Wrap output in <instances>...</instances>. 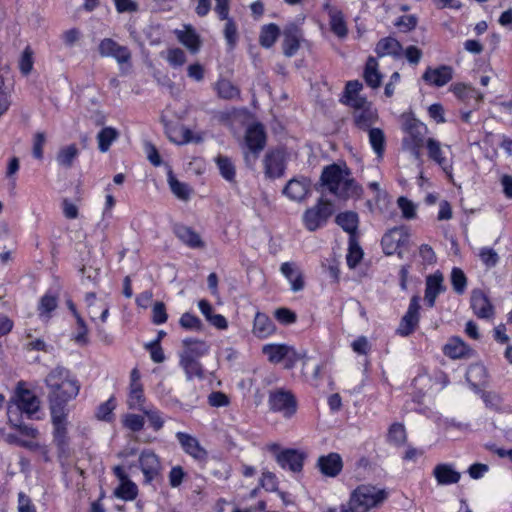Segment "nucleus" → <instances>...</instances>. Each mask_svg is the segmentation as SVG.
Instances as JSON below:
<instances>
[{
  "label": "nucleus",
  "instance_id": "1",
  "mask_svg": "<svg viewBox=\"0 0 512 512\" xmlns=\"http://www.w3.org/2000/svg\"><path fill=\"white\" fill-rule=\"evenodd\" d=\"M320 184L337 199L344 201L353 197L358 198L363 192L346 164L333 163L325 166L320 176Z\"/></svg>",
  "mask_w": 512,
  "mask_h": 512
},
{
  "label": "nucleus",
  "instance_id": "2",
  "mask_svg": "<svg viewBox=\"0 0 512 512\" xmlns=\"http://www.w3.org/2000/svg\"><path fill=\"white\" fill-rule=\"evenodd\" d=\"M45 384L49 389L50 409L66 410V404L80 391L79 381L68 369L60 366L48 373Z\"/></svg>",
  "mask_w": 512,
  "mask_h": 512
},
{
  "label": "nucleus",
  "instance_id": "3",
  "mask_svg": "<svg viewBox=\"0 0 512 512\" xmlns=\"http://www.w3.org/2000/svg\"><path fill=\"white\" fill-rule=\"evenodd\" d=\"M387 498L384 489H378L372 485H360L352 493L346 507L341 512H369L370 509L379 506Z\"/></svg>",
  "mask_w": 512,
  "mask_h": 512
},
{
  "label": "nucleus",
  "instance_id": "4",
  "mask_svg": "<svg viewBox=\"0 0 512 512\" xmlns=\"http://www.w3.org/2000/svg\"><path fill=\"white\" fill-rule=\"evenodd\" d=\"M333 212L332 202L321 197L315 206L304 212L302 217L304 226L309 231H315L327 222Z\"/></svg>",
  "mask_w": 512,
  "mask_h": 512
},
{
  "label": "nucleus",
  "instance_id": "5",
  "mask_svg": "<svg viewBox=\"0 0 512 512\" xmlns=\"http://www.w3.org/2000/svg\"><path fill=\"white\" fill-rule=\"evenodd\" d=\"M39 409V400L33 392L27 389H18L15 396V404H9L7 415L9 422H13V416L18 417L25 413L31 417Z\"/></svg>",
  "mask_w": 512,
  "mask_h": 512
},
{
  "label": "nucleus",
  "instance_id": "6",
  "mask_svg": "<svg viewBox=\"0 0 512 512\" xmlns=\"http://www.w3.org/2000/svg\"><path fill=\"white\" fill-rule=\"evenodd\" d=\"M268 404L272 411L282 413L286 418H291L297 411L294 395L284 389L270 391Z\"/></svg>",
  "mask_w": 512,
  "mask_h": 512
},
{
  "label": "nucleus",
  "instance_id": "7",
  "mask_svg": "<svg viewBox=\"0 0 512 512\" xmlns=\"http://www.w3.org/2000/svg\"><path fill=\"white\" fill-rule=\"evenodd\" d=\"M139 466L144 476V484H151L162 474L160 458L150 449H145L140 453Z\"/></svg>",
  "mask_w": 512,
  "mask_h": 512
},
{
  "label": "nucleus",
  "instance_id": "8",
  "mask_svg": "<svg viewBox=\"0 0 512 512\" xmlns=\"http://www.w3.org/2000/svg\"><path fill=\"white\" fill-rule=\"evenodd\" d=\"M98 51L102 57H112L118 64H126L131 60V52L126 46L118 44L111 38L100 41Z\"/></svg>",
  "mask_w": 512,
  "mask_h": 512
},
{
  "label": "nucleus",
  "instance_id": "9",
  "mask_svg": "<svg viewBox=\"0 0 512 512\" xmlns=\"http://www.w3.org/2000/svg\"><path fill=\"white\" fill-rule=\"evenodd\" d=\"M311 193V181L306 177L290 179L283 188V194L295 202L304 201Z\"/></svg>",
  "mask_w": 512,
  "mask_h": 512
},
{
  "label": "nucleus",
  "instance_id": "10",
  "mask_svg": "<svg viewBox=\"0 0 512 512\" xmlns=\"http://www.w3.org/2000/svg\"><path fill=\"white\" fill-rule=\"evenodd\" d=\"M419 297L413 296L410 300V304L407 312L402 317L400 325L397 329V333L401 336H409L414 332L419 323Z\"/></svg>",
  "mask_w": 512,
  "mask_h": 512
},
{
  "label": "nucleus",
  "instance_id": "11",
  "mask_svg": "<svg viewBox=\"0 0 512 512\" xmlns=\"http://www.w3.org/2000/svg\"><path fill=\"white\" fill-rule=\"evenodd\" d=\"M215 12L221 20H227L224 28V37L228 45L233 48L237 42V27L232 19L228 18L229 0H215Z\"/></svg>",
  "mask_w": 512,
  "mask_h": 512
},
{
  "label": "nucleus",
  "instance_id": "12",
  "mask_svg": "<svg viewBox=\"0 0 512 512\" xmlns=\"http://www.w3.org/2000/svg\"><path fill=\"white\" fill-rule=\"evenodd\" d=\"M283 36V53L287 57H292L300 47L303 38L302 31L297 24L289 23L284 28Z\"/></svg>",
  "mask_w": 512,
  "mask_h": 512
},
{
  "label": "nucleus",
  "instance_id": "13",
  "mask_svg": "<svg viewBox=\"0 0 512 512\" xmlns=\"http://www.w3.org/2000/svg\"><path fill=\"white\" fill-rule=\"evenodd\" d=\"M246 145L255 160L264 149L266 134L261 124H255L248 128L245 136Z\"/></svg>",
  "mask_w": 512,
  "mask_h": 512
},
{
  "label": "nucleus",
  "instance_id": "14",
  "mask_svg": "<svg viewBox=\"0 0 512 512\" xmlns=\"http://www.w3.org/2000/svg\"><path fill=\"white\" fill-rule=\"evenodd\" d=\"M305 458L306 454L296 449H285L276 456V460L282 468H288L295 473L302 470Z\"/></svg>",
  "mask_w": 512,
  "mask_h": 512
},
{
  "label": "nucleus",
  "instance_id": "15",
  "mask_svg": "<svg viewBox=\"0 0 512 512\" xmlns=\"http://www.w3.org/2000/svg\"><path fill=\"white\" fill-rule=\"evenodd\" d=\"M470 303L474 314L478 318L488 319L493 316V305L482 290H472Z\"/></svg>",
  "mask_w": 512,
  "mask_h": 512
},
{
  "label": "nucleus",
  "instance_id": "16",
  "mask_svg": "<svg viewBox=\"0 0 512 512\" xmlns=\"http://www.w3.org/2000/svg\"><path fill=\"white\" fill-rule=\"evenodd\" d=\"M453 78V69L448 65H441L437 68L428 67L422 79L429 85L442 87Z\"/></svg>",
  "mask_w": 512,
  "mask_h": 512
},
{
  "label": "nucleus",
  "instance_id": "17",
  "mask_svg": "<svg viewBox=\"0 0 512 512\" xmlns=\"http://www.w3.org/2000/svg\"><path fill=\"white\" fill-rule=\"evenodd\" d=\"M176 438L184 452L194 459L201 461L207 457L206 450L194 436L184 432H177Z\"/></svg>",
  "mask_w": 512,
  "mask_h": 512
},
{
  "label": "nucleus",
  "instance_id": "18",
  "mask_svg": "<svg viewBox=\"0 0 512 512\" xmlns=\"http://www.w3.org/2000/svg\"><path fill=\"white\" fill-rule=\"evenodd\" d=\"M317 467L327 477H336L343 468L342 458L338 453H329L318 458Z\"/></svg>",
  "mask_w": 512,
  "mask_h": 512
},
{
  "label": "nucleus",
  "instance_id": "19",
  "mask_svg": "<svg viewBox=\"0 0 512 512\" xmlns=\"http://www.w3.org/2000/svg\"><path fill=\"white\" fill-rule=\"evenodd\" d=\"M265 174L269 178H279L285 171L284 155L281 151L268 152L264 159Z\"/></svg>",
  "mask_w": 512,
  "mask_h": 512
},
{
  "label": "nucleus",
  "instance_id": "20",
  "mask_svg": "<svg viewBox=\"0 0 512 512\" xmlns=\"http://www.w3.org/2000/svg\"><path fill=\"white\" fill-rule=\"evenodd\" d=\"M50 414L54 443L63 444L64 440H69L67 435V410L50 409Z\"/></svg>",
  "mask_w": 512,
  "mask_h": 512
},
{
  "label": "nucleus",
  "instance_id": "21",
  "mask_svg": "<svg viewBox=\"0 0 512 512\" xmlns=\"http://www.w3.org/2000/svg\"><path fill=\"white\" fill-rule=\"evenodd\" d=\"M210 350V346L207 342L194 338H185L182 341V350L179 352V356L188 357L199 360L205 356Z\"/></svg>",
  "mask_w": 512,
  "mask_h": 512
},
{
  "label": "nucleus",
  "instance_id": "22",
  "mask_svg": "<svg viewBox=\"0 0 512 512\" xmlns=\"http://www.w3.org/2000/svg\"><path fill=\"white\" fill-rule=\"evenodd\" d=\"M426 148L429 158L437 163L442 170L449 176H452V164L444 156L441 143L434 138H428L426 141Z\"/></svg>",
  "mask_w": 512,
  "mask_h": 512
},
{
  "label": "nucleus",
  "instance_id": "23",
  "mask_svg": "<svg viewBox=\"0 0 512 512\" xmlns=\"http://www.w3.org/2000/svg\"><path fill=\"white\" fill-rule=\"evenodd\" d=\"M280 271L291 284V290L293 292H299L304 289L305 281L303 273L294 262L282 263Z\"/></svg>",
  "mask_w": 512,
  "mask_h": 512
},
{
  "label": "nucleus",
  "instance_id": "24",
  "mask_svg": "<svg viewBox=\"0 0 512 512\" xmlns=\"http://www.w3.org/2000/svg\"><path fill=\"white\" fill-rule=\"evenodd\" d=\"M406 241V234L402 228H393L382 237L381 244L386 255H393Z\"/></svg>",
  "mask_w": 512,
  "mask_h": 512
},
{
  "label": "nucleus",
  "instance_id": "25",
  "mask_svg": "<svg viewBox=\"0 0 512 512\" xmlns=\"http://www.w3.org/2000/svg\"><path fill=\"white\" fill-rule=\"evenodd\" d=\"M85 302L91 320L94 321L97 317L100 318L101 322H105L107 320L109 305L104 300L97 299L94 293H87Z\"/></svg>",
  "mask_w": 512,
  "mask_h": 512
},
{
  "label": "nucleus",
  "instance_id": "26",
  "mask_svg": "<svg viewBox=\"0 0 512 512\" xmlns=\"http://www.w3.org/2000/svg\"><path fill=\"white\" fill-rule=\"evenodd\" d=\"M325 10L328 12L329 25L331 31L339 38H345L348 34L347 24L344 20V15L341 10L330 6L324 5Z\"/></svg>",
  "mask_w": 512,
  "mask_h": 512
},
{
  "label": "nucleus",
  "instance_id": "27",
  "mask_svg": "<svg viewBox=\"0 0 512 512\" xmlns=\"http://www.w3.org/2000/svg\"><path fill=\"white\" fill-rule=\"evenodd\" d=\"M173 231L177 238L187 246L191 248L204 247V243L201 240L199 234L196 233L192 228L182 224H176L173 228Z\"/></svg>",
  "mask_w": 512,
  "mask_h": 512
},
{
  "label": "nucleus",
  "instance_id": "28",
  "mask_svg": "<svg viewBox=\"0 0 512 512\" xmlns=\"http://www.w3.org/2000/svg\"><path fill=\"white\" fill-rule=\"evenodd\" d=\"M402 50L403 48L400 42L393 37H385L380 39L375 47V53L378 57H400Z\"/></svg>",
  "mask_w": 512,
  "mask_h": 512
},
{
  "label": "nucleus",
  "instance_id": "29",
  "mask_svg": "<svg viewBox=\"0 0 512 512\" xmlns=\"http://www.w3.org/2000/svg\"><path fill=\"white\" fill-rule=\"evenodd\" d=\"M433 475L439 485L456 484L461 478V474L453 469L450 464H438L433 470Z\"/></svg>",
  "mask_w": 512,
  "mask_h": 512
},
{
  "label": "nucleus",
  "instance_id": "30",
  "mask_svg": "<svg viewBox=\"0 0 512 512\" xmlns=\"http://www.w3.org/2000/svg\"><path fill=\"white\" fill-rule=\"evenodd\" d=\"M443 276L435 273L426 279L425 301L429 307H433L439 293L443 290Z\"/></svg>",
  "mask_w": 512,
  "mask_h": 512
},
{
  "label": "nucleus",
  "instance_id": "31",
  "mask_svg": "<svg viewBox=\"0 0 512 512\" xmlns=\"http://www.w3.org/2000/svg\"><path fill=\"white\" fill-rule=\"evenodd\" d=\"M293 347L286 344H267L262 348L263 353L272 363H280L285 360L292 352Z\"/></svg>",
  "mask_w": 512,
  "mask_h": 512
},
{
  "label": "nucleus",
  "instance_id": "32",
  "mask_svg": "<svg viewBox=\"0 0 512 512\" xmlns=\"http://www.w3.org/2000/svg\"><path fill=\"white\" fill-rule=\"evenodd\" d=\"M469 352V346L459 337L451 338L443 347V353L452 359L463 358Z\"/></svg>",
  "mask_w": 512,
  "mask_h": 512
},
{
  "label": "nucleus",
  "instance_id": "33",
  "mask_svg": "<svg viewBox=\"0 0 512 512\" xmlns=\"http://www.w3.org/2000/svg\"><path fill=\"white\" fill-rule=\"evenodd\" d=\"M175 34L180 43H182L191 53H197L200 49V39L191 26H186L185 30H176Z\"/></svg>",
  "mask_w": 512,
  "mask_h": 512
},
{
  "label": "nucleus",
  "instance_id": "34",
  "mask_svg": "<svg viewBox=\"0 0 512 512\" xmlns=\"http://www.w3.org/2000/svg\"><path fill=\"white\" fill-rule=\"evenodd\" d=\"M353 118L355 125L362 130H369L371 126L377 121L378 114L375 109L366 107L362 110L354 111Z\"/></svg>",
  "mask_w": 512,
  "mask_h": 512
},
{
  "label": "nucleus",
  "instance_id": "35",
  "mask_svg": "<svg viewBox=\"0 0 512 512\" xmlns=\"http://www.w3.org/2000/svg\"><path fill=\"white\" fill-rule=\"evenodd\" d=\"M364 79L366 84L373 89H376L381 85L382 75L378 70V62L376 58L372 56L367 59L364 69Z\"/></svg>",
  "mask_w": 512,
  "mask_h": 512
},
{
  "label": "nucleus",
  "instance_id": "36",
  "mask_svg": "<svg viewBox=\"0 0 512 512\" xmlns=\"http://www.w3.org/2000/svg\"><path fill=\"white\" fill-rule=\"evenodd\" d=\"M275 330L273 321L264 313H256L254 318L253 333L259 338L271 335Z\"/></svg>",
  "mask_w": 512,
  "mask_h": 512
},
{
  "label": "nucleus",
  "instance_id": "37",
  "mask_svg": "<svg viewBox=\"0 0 512 512\" xmlns=\"http://www.w3.org/2000/svg\"><path fill=\"white\" fill-rule=\"evenodd\" d=\"M335 222L353 237L358 229V214L353 211L341 212L336 216Z\"/></svg>",
  "mask_w": 512,
  "mask_h": 512
},
{
  "label": "nucleus",
  "instance_id": "38",
  "mask_svg": "<svg viewBox=\"0 0 512 512\" xmlns=\"http://www.w3.org/2000/svg\"><path fill=\"white\" fill-rule=\"evenodd\" d=\"M179 359L180 366L184 370L188 380L204 378V370L199 360L182 356H179Z\"/></svg>",
  "mask_w": 512,
  "mask_h": 512
},
{
  "label": "nucleus",
  "instance_id": "39",
  "mask_svg": "<svg viewBox=\"0 0 512 512\" xmlns=\"http://www.w3.org/2000/svg\"><path fill=\"white\" fill-rule=\"evenodd\" d=\"M78 155V147L75 144H70L59 149L56 161L61 167L71 168Z\"/></svg>",
  "mask_w": 512,
  "mask_h": 512
},
{
  "label": "nucleus",
  "instance_id": "40",
  "mask_svg": "<svg viewBox=\"0 0 512 512\" xmlns=\"http://www.w3.org/2000/svg\"><path fill=\"white\" fill-rule=\"evenodd\" d=\"M369 143L379 159H382L385 151L386 137L382 129L371 128L368 130Z\"/></svg>",
  "mask_w": 512,
  "mask_h": 512
},
{
  "label": "nucleus",
  "instance_id": "41",
  "mask_svg": "<svg viewBox=\"0 0 512 512\" xmlns=\"http://www.w3.org/2000/svg\"><path fill=\"white\" fill-rule=\"evenodd\" d=\"M451 90L461 101H468L469 99H475L476 103H480L483 100V94L468 85L457 83L452 85Z\"/></svg>",
  "mask_w": 512,
  "mask_h": 512
},
{
  "label": "nucleus",
  "instance_id": "42",
  "mask_svg": "<svg viewBox=\"0 0 512 512\" xmlns=\"http://www.w3.org/2000/svg\"><path fill=\"white\" fill-rule=\"evenodd\" d=\"M119 137V132L113 127H104L97 134L98 149L105 153L111 144Z\"/></svg>",
  "mask_w": 512,
  "mask_h": 512
},
{
  "label": "nucleus",
  "instance_id": "43",
  "mask_svg": "<svg viewBox=\"0 0 512 512\" xmlns=\"http://www.w3.org/2000/svg\"><path fill=\"white\" fill-rule=\"evenodd\" d=\"M216 90L218 96L222 99L233 100L240 97L239 88L227 79H220L216 83Z\"/></svg>",
  "mask_w": 512,
  "mask_h": 512
},
{
  "label": "nucleus",
  "instance_id": "44",
  "mask_svg": "<svg viewBox=\"0 0 512 512\" xmlns=\"http://www.w3.org/2000/svg\"><path fill=\"white\" fill-rule=\"evenodd\" d=\"M215 162L221 176L228 182H234L236 170L232 160L227 156L218 155L215 159Z\"/></svg>",
  "mask_w": 512,
  "mask_h": 512
},
{
  "label": "nucleus",
  "instance_id": "45",
  "mask_svg": "<svg viewBox=\"0 0 512 512\" xmlns=\"http://www.w3.org/2000/svg\"><path fill=\"white\" fill-rule=\"evenodd\" d=\"M279 34L280 29L276 24L271 23L268 25H264L261 29L259 42L263 47L270 48L276 42Z\"/></svg>",
  "mask_w": 512,
  "mask_h": 512
},
{
  "label": "nucleus",
  "instance_id": "46",
  "mask_svg": "<svg viewBox=\"0 0 512 512\" xmlns=\"http://www.w3.org/2000/svg\"><path fill=\"white\" fill-rule=\"evenodd\" d=\"M115 495L124 501H132L138 495V487L131 480L124 481L116 488Z\"/></svg>",
  "mask_w": 512,
  "mask_h": 512
},
{
  "label": "nucleus",
  "instance_id": "47",
  "mask_svg": "<svg viewBox=\"0 0 512 512\" xmlns=\"http://www.w3.org/2000/svg\"><path fill=\"white\" fill-rule=\"evenodd\" d=\"M426 127L422 123L412 122L407 126L409 144L424 145V134Z\"/></svg>",
  "mask_w": 512,
  "mask_h": 512
},
{
  "label": "nucleus",
  "instance_id": "48",
  "mask_svg": "<svg viewBox=\"0 0 512 512\" xmlns=\"http://www.w3.org/2000/svg\"><path fill=\"white\" fill-rule=\"evenodd\" d=\"M144 402L145 398L142 386H137L136 384L130 385V393L127 401L129 408L142 411L146 408Z\"/></svg>",
  "mask_w": 512,
  "mask_h": 512
},
{
  "label": "nucleus",
  "instance_id": "49",
  "mask_svg": "<svg viewBox=\"0 0 512 512\" xmlns=\"http://www.w3.org/2000/svg\"><path fill=\"white\" fill-rule=\"evenodd\" d=\"M168 183L172 193L180 200L187 201L190 197V191L188 186L185 183L180 182L173 174L170 172L168 174Z\"/></svg>",
  "mask_w": 512,
  "mask_h": 512
},
{
  "label": "nucleus",
  "instance_id": "50",
  "mask_svg": "<svg viewBox=\"0 0 512 512\" xmlns=\"http://www.w3.org/2000/svg\"><path fill=\"white\" fill-rule=\"evenodd\" d=\"M166 133L169 139L177 144L188 143L192 140V132L184 126L169 128Z\"/></svg>",
  "mask_w": 512,
  "mask_h": 512
},
{
  "label": "nucleus",
  "instance_id": "51",
  "mask_svg": "<svg viewBox=\"0 0 512 512\" xmlns=\"http://www.w3.org/2000/svg\"><path fill=\"white\" fill-rule=\"evenodd\" d=\"M363 257V251L359 244L355 241L354 237L349 239V249L346 256L347 265L349 268H355Z\"/></svg>",
  "mask_w": 512,
  "mask_h": 512
},
{
  "label": "nucleus",
  "instance_id": "52",
  "mask_svg": "<svg viewBox=\"0 0 512 512\" xmlns=\"http://www.w3.org/2000/svg\"><path fill=\"white\" fill-rule=\"evenodd\" d=\"M451 284L455 293L461 295L465 292L467 278L462 269L454 267L451 271Z\"/></svg>",
  "mask_w": 512,
  "mask_h": 512
},
{
  "label": "nucleus",
  "instance_id": "53",
  "mask_svg": "<svg viewBox=\"0 0 512 512\" xmlns=\"http://www.w3.org/2000/svg\"><path fill=\"white\" fill-rule=\"evenodd\" d=\"M57 307V299L52 295H44L39 302L38 311L39 316L48 320L50 318V314Z\"/></svg>",
  "mask_w": 512,
  "mask_h": 512
},
{
  "label": "nucleus",
  "instance_id": "54",
  "mask_svg": "<svg viewBox=\"0 0 512 512\" xmlns=\"http://www.w3.org/2000/svg\"><path fill=\"white\" fill-rule=\"evenodd\" d=\"M388 440L394 445H402L406 441V430L401 423H393L388 431Z\"/></svg>",
  "mask_w": 512,
  "mask_h": 512
},
{
  "label": "nucleus",
  "instance_id": "55",
  "mask_svg": "<svg viewBox=\"0 0 512 512\" xmlns=\"http://www.w3.org/2000/svg\"><path fill=\"white\" fill-rule=\"evenodd\" d=\"M18 445L39 454L45 462L50 461L49 449L46 445L35 441H18Z\"/></svg>",
  "mask_w": 512,
  "mask_h": 512
},
{
  "label": "nucleus",
  "instance_id": "56",
  "mask_svg": "<svg viewBox=\"0 0 512 512\" xmlns=\"http://www.w3.org/2000/svg\"><path fill=\"white\" fill-rule=\"evenodd\" d=\"M33 50L27 46L19 59V69L23 75H28L33 69Z\"/></svg>",
  "mask_w": 512,
  "mask_h": 512
},
{
  "label": "nucleus",
  "instance_id": "57",
  "mask_svg": "<svg viewBox=\"0 0 512 512\" xmlns=\"http://www.w3.org/2000/svg\"><path fill=\"white\" fill-rule=\"evenodd\" d=\"M179 323L182 328L187 329V330L201 331L203 328V324H202L201 320L197 316H195L191 313H188V312L184 313L181 316Z\"/></svg>",
  "mask_w": 512,
  "mask_h": 512
},
{
  "label": "nucleus",
  "instance_id": "58",
  "mask_svg": "<svg viewBox=\"0 0 512 512\" xmlns=\"http://www.w3.org/2000/svg\"><path fill=\"white\" fill-rule=\"evenodd\" d=\"M397 203L404 218L414 219L416 217V206L412 201L401 196L398 198Z\"/></svg>",
  "mask_w": 512,
  "mask_h": 512
},
{
  "label": "nucleus",
  "instance_id": "59",
  "mask_svg": "<svg viewBox=\"0 0 512 512\" xmlns=\"http://www.w3.org/2000/svg\"><path fill=\"white\" fill-rule=\"evenodd\" d=\"M76 323H77V333L73 336V339L76 343L81 345H86L88 343V328L84 321V319L81 317V315H77Z\"/></svg>",
  "mask_w": 512,
  "mask_h": 512
},
{
  "label": "nucleus",
  "instance_id": "60",
  "mask_svg": "<svg viewBox=\"0 0 512 512\" xmlns=\"http://www.w3.org/2000/svg\"><path fill=\"white\" fill-rule=\"evenodd\" d=\"M116 404L113 398L108 399L106 402L99 405L96 417L99 420L109 421L112 417L113 410Z\"/></svg>",
  "mask_w": 512,
  "mask_h": 512
},
{
  "label": "nucleus",
  "instance_id": "61",
  "mask_svg": "<svg viewBox=\"0 0 512 512\" xmlns=\"http://www.w3.org/2000/svg\"><path fill=\"white\" fill-rule=\"evenodd\" d=\"M142 412L147 416L150 425L153 427L155 431H158L163 427L164 420L159 410L146 407L144 410H142Z\"/></svg>",
  "mask_w": 512,
  "mask_h": 512
},
{
  "label": "nucleus",
  "instance_id": "62",
  "mask_svg": "<svg viewBox=\"0 0 512 512\" xmlns=\"http://www.w3.org/2000/svg\"><path fill=\"white\" fill-rule=\"evenodd\" d=\"M417 17L414 15H404L399 17L394 25L398 27L402 32H409L413 30L417 25Z\"/></svg>",
  "mask_w": 512,
  "mask_h": 512
},
{
  "label": "nucleus",
  "instance_id": "63",
  "mask_svg": "<svg viewBox=\"0 0 512 512\" xmlns=\"http://www.w3.org/2000/svg\"><path fill=\"white\" fill-rule=\"evenodd\" d=\"M479 257L487 267H494L499 261L497 252L492 248H482L479 252Z\"/></svg>",
  "mask_w": 512,
  "mask_h": 512
},
{
  "label": "nucleus",
  "instance_id": "64",
  "mask_svg": "<svg viewBox=\"0 0 512 512\" xmlns=\"http://www.w3.org/2000/svg\"><path fill=\"white\" fill-rule=\"evenodd\" d=\"M167 61L173 67L182 66L186 62L185 52L180 48L168 50Z\"/></svg>",
  "mask_w": 512,
  "mask_h": 512
}]
</instances>
